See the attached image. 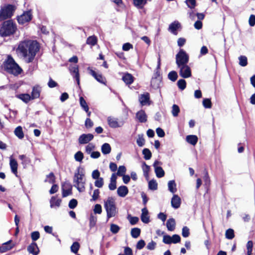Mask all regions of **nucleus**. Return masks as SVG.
Masks as SVG:
<instances>
[{"label": "nucleus", "mask_w": 255, "mask_h": 255, "mask_svg": "<svg viewBox=\"0 0 255 255\" xmlns=\"http://www.w3.org/2000/svg\"><path fill=\"white\" fill-rule=\"evenodd\" d=\"M38 50V43L36 41L31 40L20 41L16 49L17 53L26 59L27 63L33 61Z\"/></svg>", "instance_id": "obj_1"}, {"label": "nucleus", "mask_w": 255, "mask_h": 255, "mask_svg": "<svg viewBox=\"0 0 255 255\" xmlns=\"http://www.w3.org/2000/svg\"><path fill=\"white\" fill-rule=\"evenodd\" d=\"M3 67L5 71L14 76L21 74L22 71V69L10 55L7 56L6 59L3 62Z\"/></svg>", "instance_id": "obj_2"}, {"label": "nucleus", "mask_w": 255, "mask_h": 255, "mask_svg": "<svg viewBox=\"0 0 255 255\" xmlns=\"http://www.w3.org/2000/svg\"><path fill=\"white\" fill-rule=\"evenodd\" d=\"M17 30V26L12 20H7L3 22L0 27V35L7 37L13 34Z\"/></svg>", "instance_id": "obj_3"}, {"label": "nucleus", "mask_w": 255, "mask_h": 255, "mask_svg": "<svg viewBox=\"0 0 255 255\" xmlns=\"http://www.w3.org/2000/svg\"><path fill=\"white\" fill-rule=\"evenodd\" d=\"M83 169L78 167L75 172L73 177L74 186L77 188L79 192H83L85 190V179Z\"/></svg>", "instance_id": "obj_4"}, {"label": "nucleus", "mask_w": 255, "mask_h": 255, "mask_svg": "<svg viewBox=\"0 0 255 255\" xmlns=\"http://www.w3.org/2000/svg\"><path fill=\"white\" fill-rule=\"evenodd\" d=\"M104 207L106 210L107 218L109 219L115 217L118 214L115 200L112 197H109L105 201Z\"/></svg>", "instance_id": "obj_5"}, {"label": "nucleus", "mask_w": 255, "mask_h": 255, "mask_svg": "<svg viewBox=\"0 0 255 255\" xmlns=\"http://www.w3.org/2000/svg\"><path fill=\"white\" fill-rule=\"evenodd\" d=\"M16 7L12 4H7L1 7L0 9V21L10 18L13 15Z\"/></svg>", "instance_id": "obj_6"}, {"label": "nucleus", "mask_w": 255, "mask_h": 255, "mask_svg": "<svg viewBox=\"0 0 255 255\" xmlns=\"http://www.w3.org/2000/svg\"><path fill=\"white\" fill-rule=\"evenodd\" d=\"M189 56L182 49H180L176 55V64L177 66L187 65L189 61Z\"/></svg>", "instance_id": "obj_7"}, {"label": "nucleus", "mask_w": 255, "mask_h": 255, "mask_svg": "<svg viewBox=\"0 0 255 255\" xmlns=\"http://www.w3.org/2000/svg\"><path fill=\"white\" fill-rule=\"evenodd\" d=\"M32 18L31 10L24 11L23 13L17 17L18 22L20 24H23L30 21Z\"/></svg>", "instance_id": "obj_8"}, {"label": "nucleus", "mask_w": 255, "mask_h": 255, "mask_svg": "<svg viewBox=\"0 0 255 255\" xmlns=\"http://www.w3.org/2000/svg\"><path fill=\"white\" fill-rule=\"evenodd\" d=\"M179 69V75L183 78H188L191 76V70L187 64L177 67Z\"/></svg>", "instance_id": "obj_9"}, {"label": "nucleus", "mask_w": 255, "mask_h": 255, "mask_svg": "<svg viewBox=\"0 0 255 255\" xmlns=\"http://www.w3.org/2000/svg\"><path fill=\"white\" fill-rule=\"evenodd\" d=\"M109 126L112 128L121 127L124 125L123 121L119 122L117 118L109 117L107 119Z\"/></svg>", "instance_id": "obj_10"}, {"label": "nucleus", "mask_w": 255, "mask_h": 255, "mask_svg": "<svg viewBox=\"0 0 255 255\" xmlns=\"http://www.w3.org/2000/svg\"><path fill=\"white\" fill-rule=\"evenodd\" d=\"M94 138V135L91 133L88 134H81L79 138L78 142L80 144H84L88 143L89 142L93 140Z\"/></svg>", "instance_id": "obj_11"}, {"label": "nucleus", "mask_w": 255, "mask_h": 255, "mask_svg": "<svg viewBox=\"0 0 255 255\" xmlns=\"http://www.w3.org/2000/svg\"><path fill=\"white\" fill-rule=\"evenodd\" d=\"M69 70L73 77L75 78L78 85L80 84V75L79 73V69L77 65L70 66Z\"/></svg>", "instance_id": "obj_12"}, {"label": "nucleus", "mask_w": 255, "mask_h": 255, "mask_svg": "<svg viewBox=\"0 0 255 255\" xmlns=\"http://www.w3.org/2000/svg\"><path fill=\"white\" fill-rule=\"evenodd\" d=\"M139 102L142 106L150 104V95L146 92L141 94L139 97Z\"/></svg>", "instance_id": "obj_13"}, {"label": "nucleus", "mask_w": 255, "mask_h": 255, "mask_svg": "<svg viewBox=\"0 0 255 255\" xmlns=\"http://www.w3.org/2000/svg\"><path fill=\"white\" fill-rule=\"evenodd\" d=\"M160 164V162L158 161V160H155L153 164V166L154 168L155 173L158 178H161L163 177L165 174L164 171L162 168L160 166H157Z\"/></svg>", "instance_id": "obj_14"}, {"label": "nucleus", "mask_w": 255, "mask_h": 255, "mask_svg": "<svg viewBox=\"0 0 255 255\" xmlns=\"http://www.w3.org/2000/svg\"><path fill=\"white\" fill-rule=\"evenodd\" d=\"M89 69L90 70V74L92 75L97 81L100 83L105 84L106 79L103 77L102 74L96 73L92 69H90V68H89Z\"/></svg>", "instance_id": "obj_15"}, {"label": "nucleus", "mask_w": 255, "mask_h": 255, "mask_svg": "<svg viewBox=\"0 0 255 255\" xmlns=\"http://www.w3.org/2000/svg\"><path fill=\"white\" fill-rule=\"evenodd\" d=\"M136 118L139 122L143 123L147 121V116L144 111L141 110L137 112L136 114Z\"/></svg>", "instance_id": "obj_16"}, {"label": "nucleus", "mask_w": 255, "mask_h": 255, "mask_svg": "<svg viewBox=\"0 0 255 255\" xmlns=\"http://www.w3.org/2000/svg\"><path fill=\"white\" fill-rule=\"evenodd\" d=\"M27 251L33 255H37L39 252L38 246L35 242H32L28 246Z\"/></svg>", "instance_id": "obj_17"}, {"label": "nucleus", "mask_w": 255, "mask_h": 255, "mask_svg": "<svg viewBox=\"0 0 255 255\" xmlns=\"http://www.w3.org/2000/svg\"><path fill=\"white\" fill-rule=\"evenodd\" d=\"M180 23L178 21H174L169 25L168 30L172 34L177 35V30L180 27Z\"/></svg>", "instance_id": "obj_18"}, {"label": "nucleus", "mask_w": 255, "mask_h": 255, "mask_svg": "<svg viewBox=\"0 0 255 255\" xmlns=\"http://www.w3.org/2000/svg\"><path fill=\"white\" fill-rule=\"evenodd\" d=\"M128 193V189L126 186L122 185L118 187L117 194L121 197H126Z\"/></svg>", "instance_id": "obj_19"}, {"label": "nucleus", "mask_w": 255, "mask_h": 255, "mask_svg": "<svg viewBox=\"0 0 255 255\" xmlns=\"http://www.w3.org/2000/svg\"><path fill=\"white\" fill-rule=\"evenodd\" d=\"M171 206L174 209H178L181 204V199L177 195H174L171 201Z\"/></svg>", "instance_id": "obj_20"}, {"label": "nucleus", "mask_w": 255, "mask_h": 255, "mask_svg": "<svg viewBox=\"0 0 255 255\" xmlns=\"http://www.w3.org/2000/svg\"><path fill=\"white\" fill-rule=\"evenodd\" d=\"M11 242V240H9L2 244L1 246L0 247V253H4L11 249L13 247V245L12 244Z\"/></svg>", "instance_id": "obj_21"}, {"label": "nucleus", "mask_w": 255, "mask_h": 255, "mask_svg": "<svg viewBox=\"0 0 255 255\" xmlns=\"http://www.w3.org/2000/svg\"><path fill=\"white\" fill-rule=\"evenodd\" d=\"M142 213L141 215V221L147 224L149 222V217L148 215V211L146 208H144L141 210Z\"/></svg>", "instance_id": "obj_22"}, {"label": "nucleus", "mask_w": 255, "mask_h": 255, "mask_svg": "<svg viewBox=\"0 0 255 255\" xmlns=\"http://www.w3.org/2000/svg\"><path fill=\"white\" fill-rule=\"evenodd\" d=\"M9 165L11 172L16 175L17 173L18 164L16 160L12 157H10Z\"/></svg>", "instance_id": "obj_23"}, {"label": "nucleus", "mask_w": 255, "mask_h": 255, "mask_svg": "<svg viewBox=\"0 0 255 255\" xmlns=\"http://www.w3.org/2000/svg\"><path fill=\"white\" fill-rule=\"evenodd\" d=\"M40 92L41 88L39 86H36L33 87L31 95L32 99L33 100L39 98L40 96Z\"/></svg>", "instance_id": "obj_24"}, {"label": "nucleus", "mask_w": 255, "mask_h": 255, "mask_svg": "<svg viewBox=\"0 0 255 255\" xmlns=\"http://www.w3.org/2000/svg\"><path fill=\"white\" fill-rule=\"evenodd\" d=\"M166 225L168 231H173L175 229L176 225L174 219L172 218L169 219Z\"/></svg>", "instance_id": "obj_25"}, {"label": "nucleus", "mask_w": 255, "mask_h": 255, "mask_svg": "<svg viewBox=\"0 0 255 255\" xmlns=\"http://www.w3.org/2000/svg\"><path fill=\"white\" fill-rule=\"evenodd\" d=\"M123 80L127 85H130L133 82V77L129 73L125 74L122 77Z\"/></svg>", "instance_id": "obj_26"}, {"label": "nucleus", "mask_w": 255, "mask_h": 255, "mask_svg": "<svg viewBox=\"0 0 255 255\" xmlns=\"http://www.w3.org/2000/svg\"><path fill=\"white\" fill-rule=\"evenodd\" d=\"M186 140L189 143L195 145L198 141V137L195 135H188L186 137Z\"/></svg>", "instance_id": "obj_27"}, {"label": "nucleus", "mask_w": 255, "mask_h": 255, "mask_svg": "<svg viewBox=\"0 0 255 255\" xmlns=\"http://www.w3.org/2000/svg\"><path fill=\"white\" fill-rule=\"evenodd\" d=\"M160 83L161 80L159 77H154L151 80V86L153 89H156L159 87Z\"/></svg>", "instance_id": "obj_28"}, {"label": "nucleus", "mask_w": 255, "mask_h": 255, "mask_svg": "<svg viewBox=\"0 0 255 255\" xmlns=\"http://www.w3.org/2000/svg\"><path fill=\"white\" fill-rule=\"evenodd\" d=\"M61 199H57L54 196L52 197L50 201V207L53 208L54 206L59 207L61 204Z\"/></svg>", "instance_id": "obj_29"}, {"label": "nucleus", "mask_w": 255, "mask_h": 255, "mask_svg": "<svg viewBox=\"0 0 255 255\" xmlns=\"http://www.w3.org/2000/svg\"><path fill=\"white\" fill-rule=\"evenodd\" d=\"M67 187V189H65L63 187L62 188V196L63 197H66L71 194H72V185L70 184H66Z\"/></svg>", "instance_id": "obj_30"}, {"label": "nucleus", "mask_w": 255, "mask_h": 255, "mask_svg": "<svg viewBox=\"0 0 255 255\" xmlns=\"http://www.w3.org/2000/svg\"><path fill=\"white\" fill-rule=\"evenodd\" d=\"M101 151L104 154H108L111 151V147L108 143H104L101 146Z\"/></svg>", "instance_id": "obj_31"}, {"label": "nucleus", "mask_w": 255, "mask_h": 255, "mask_svg": "<svg viewBox=\"0 0 255 255\" xmlns=\"http://www.w3.org/2000/svg\"><path fill=\"white\" fill-rule=\"evenodd\" d=\"M146 2L147 0H133L134 5L138 8H142Z\"/></svg>", "instance_id": "obj_32"}, {"label": "nucleus", "mask_w": 255, "mask_h": 255, "mask_svg": "<svg viewBox=\"0 0 255 255\" xmlns=\"http://www.w3.org/2000/svg\"><path fill=\"white\" fill-rule=\"evenodd\" d=\"M14 133L15 135L19 139H22L24 137V133L21 126L16 127L14 129Z\"/></svg>", "instance_id": "obj_33"}, {"label": "nucleus", "mask_w": 255, "mask_h": 255, "mask_svg": "<svg viewBox=\"0 0 255 255\" xmlns=\"http://www.w3.org/2000/svg\"><path fill=\"white\" fill-rule=\"evenodd\" d=\"M176 183L174 180H170L168 183V187L169 191L172 193L176 192Z\"/></svg>", "instance_id": "obj_34"}, {"label": "nucleus", "mask_w": 255, "mask_h": 255, "mask_svg": "<svg viewBox=\"0 0 255 255\" xmlns=\"http://www.w3.org/2000/svg\"><path fill=\"white\" fill-rule=\"evenodd\" d=\"M18 97L25 103H27L29 101L32 100L31 96L28 94H20Z\"/></svg>", "instance_id": "obj_35"}, {"label": "nucleus", "mask_w": 255, "mask_h": 255, "mask_svg": "<svg viewBox=\"0 0 255 255\" xmlns=\"http://www.w3.org/2000/svg\"><path fill=\"white\" fill-rule=\"evenodd\" d=\"M239 65L242 67H245L248 65V59L246 56L241 55L238 58Z\"/></svg>", "instance_id": "obj_36"}, {"label": "nucleus", "mask_w": 255, "mask_h": 255, "mask_svg": "<svg viewBox=\"0 0 255 255\" xmlns=\"http://www.w3.org/2000/svg\"><path fill=\"white\" fill-rule=\"evenodd\" d=\"M79 101L81 107L86 112H88V110L89 109V107L84 98L83 97H80Z\"/></svg>", "instance_id": "obj_37"}, {"label": "nucleus", "mask_w": 255, "mask_h": 255, "mask_svg": "<svg viewBox=\"0 0 255 255\" xmlns=\"http://www.w3.org/2000/svg\"><path fill=\"white\" fill-rule=\"evenodd\" d=\"M178 78V74L175 71H171L168 74V78L172 82H175Z\"/></svg>", "instance_id": "obj_38"}, {"label": "nucleus", "mask_w": 255, "mask_h": 255, "mask_svg": "<svg viewBox=\"0 0 255 255\" xmlns=\"http://www.w3.org/2000/svg\"><path fill=\"white\" fill-rule=\"evenodd\" d=\"M131 236L133 238H137L138 237L140 234V229L138 228H134L131 230Z\"/></svg>", "instance_id": "obj_39"}, {"label": "nucleus", "mask_w": 255, "mask_h": 255, "mask_svg": "<svg viewBox=\"0 0 255 255\" xmlns=\"http://www.w3.org/2000/svg\"><path fill=\"white\" fill-rule=\"evenodd\" d=\"M142 168L144 176L147 178L148 176V172L150 170V166L146 164L145 162H142Z\"/></svg>", "instance_id": "obj_40"}, {"label": "nucleus", "mask_w": 255, "mask_h": 255, "mask_svg": "<svg viewBox=\"0 0 255 255\" xmlns=\"http://www.w3.org/2000/svg\"><path fill=\"white\" fill-rule=\"evenodd\" d=\"M180 111V108L178 105L174 104L172 106L171 113L174 117H176L178 116Z\"/></svg>", "instance_id": "obj_41"}, {"label": "nucleus", "mask_w": 255, "mask_h": 255, "mask_svg": "<svg viewBox=\"0 0 255 255\" xmlns=\"http://www.w3.org/2000/svg\"><path fill=\"white\" fill-rule=\"evenodd\" d=\"M97 42V37L95 36H91L87 38L86 43L87 44L94 46L96 44Z\"/></svg>", "instance_id": "obj_42"}, {"label": "nucleus", "mask_w": 255, "mask_h": 255, "mask_svg": "<svg viewBox=\"0 0 255 255\" xmlns=\"http://www.w3.org/2000/svg\"><path fill=\"white\" fill-rule=\"evenodd\" d=\"M177 85L179 89L181 90H183L186 87V81L183 79H179L177 81Z\"/></svg>", "instance_id": "obj_43"}, {"label": "nucleus", "mask_w": 255, "mask_h": 255, "mask_svg": "<svg viewBox=\"0 0 255 255\" xmlns=\"http://www.w3.org/2000/svg\"><path fill=\"white\" fill-rule=\"evenodd\" d=\"M142 154L144 155V158L145 160L150 159L152 156V153L151 151L148 148H144L142 150Z\"/></svg>", "instance_id": "obj_44"}, {"label": "nucleus", "mask_w": 255, "mask_h": 255, "mask_svg": "<svg viewBox=\"0 0 255 255\" xmlns=\"http://www.w3.org/2000/svg\"><path fill=\"white\" fill-rule=\"evenodd\" d=\"M126 168L124 165H121L119 167L116 175L119 176H123L125 175L126 172Z\"/></svg>", "instance_id": "obj_45"}, {"label": "nucleus", "mask_w": 255, "mask_h": 255, "mask_svg": "<svg viewBox=\"0 0 255 255\" xmlns=\"http://www.w3.org/2000/svg\"><path fill=\"white\" fill-rule=\"evenodd\" d=\"M90 223H89V226L91 229L93 228L95 226L97 221V218L96 216L91 214L90 217Z\"/></svg>", "instance_id": "obj_46"}, {"label": "nucleus", "mask_w": 255, "mask_h": 255, "mask_svg": "<svg viewBox=\"0 0 255 255\" xmlns=\"http://www.w3.org/2000/svg\"><path fill=\"white\" fill-rule=\"evenodd\" d=\"M225 236H226V238L228 239H229V240L233 239L235 237L234 230L232 229H228L226 231Z\"/></svg>", "instance_id": "obj_47"}, {"label": "nucleus", "mask_w": 255, "mask_h": 255, "mask_svg": "<svg viewBox=\"0 0 255 255\" xmlns=\"http://www.w3.org/2000/svg\"><path fill=\"white\" fill-rule=\"evenodd\" d=\"M148 188L151 190H155L157 189V183L156 180L152 179L148 182Z\"/></svg>", "instance_id": "obj_48"}, {"label": "nucleus", "mask_w": 255, "mask_h": 255, "mask_svg": "<svg viewBox=\"0 0 255 255\" xmlns=\"http://www.w3.org/2000/svg\"><path fill=\"white\" fill-rule=\"evenodd\" d=\"M246 247L247 249V255H251L252 254L253 242L252 241H248Z\"/></svg>", "instance_id": "obj_49"}, {"label": "nucleus", "mask_w": 255, "mask_h": 255, "mask_svg": "<svg viewBox=\"0 0 255 255\" xmlns=\"http://www.w3.org/2000/svg\"><path fill=\"white\" fill-rule=\"evenodd\" d=\"M83 158V153L81 151H78L74 155V158L76 161L81 162Z\"/></svg>", "instance_id": "obj_50"}, {"label": "nucleus", "mask_w": 255, "mask_h": 255, "mask_svg": "<svg viewBox=\"0 0 255 255\" xmlns=\"http://www.w3.org/2000/svg\"><path fill=\"white\" fill-rule=\"evenodd\" d=\"M127 218L131 225H135L139 221V218L138 217H132L130 215H128Z\"/></svg>", "instance_id": "obj_51"}, {"label": "nucleus", "mask_w": 255, "mask_h": 255, "mask_svg": "<svg viewBox=\"0 0 255 255\" xmlns=\"http://www.w3.org/2000/svg\"><path fill=\"white\" fill-rule=\"evenodd\" d=\"M202 103L205 108L210 109L212 107V102L210 99H204Z\"/></svg>", "instance_id": "obj_52"}, {"label": "nucleus", "mask_w": 255, "mask_h": 255, "mask_svg": "<svg viewBox=\"0 0 255 255\" xmlns=\"http://www.w3.org/2000/svg\"><path fill=\"white\" fill-rule=\"evenodd\" d=\"M120 230V227L116 224H112L110 226L111 232L114 234L118 233Z\"/></svg>", "instance_id": "obj_53"}, {"label": "nucleus", "mask_w": 255, "mask_h": 255, "mask_svg": "<svg viewBox=\"0 0 255 255\" xmlns=\"http://www.w3.org/2000/svg\"><path fill=\"white\" fill-rule=\"evenodd\" d=\"M19 158L22 161L21 163L23 165H26L30 163V159L26 157L25 155H20L19 156Z\"/></svg>", "instance_id": "obj_54"}, {"label": "nucleus", "mask_w": 255, "mask_h": 255, "mask_svg": "<svg viewBox=\"0 0 255 255\" xmlns=\"http://www.w3.org/2000/svg\"><path fill=\"white\" fill-rule=\"evenodd\" d=\"M80 248V245L78 242H74L71 246V251L72 252L77 254Z\"/></svg>", "instance_id": "obj_55"}, {"label": "nucleus", "mask_w": 255, "mask_h": 255, "mask_svg": "<svg viewBox=\"0 0 255 255\" xmlns=\"http://www.w3.org/2000/svg\"><path fill=\"white\" fill-rule=\"evenodd\" d=\"M171 244H177L180 242L181 241V238L179 236V235L175 234L173 235L171 237Z\"/></svg>", "instance_id": "obj_56"}, {"label": "nucleus", "mask_w": 255, "mask_h": 255, "mask_svg": "<svg viewBox=\"0 0 255 255\" xmlns=\"http://www.w3.org/2000/svg\"><path fill=\"white\" fill-rule=\"evenodd\" d=\"M185 2L188 7L191 9L194 8L196 5V0H186Z\"/></svg>", "instance_id": "obj_57"}, {"label": "nucleus", "mask_w": 255, "mask_h": 255, "mask_svg": "<svg viewBox=\"0 0 255 255\" xmlns=\"http://www.w3.org/2000/svg\"><path fill=\"white\" fill-rule=\"evenodd\" d=\"M104 185V179L101 177L96 179L95 182V186L98 188H102Z\"/></svg>", "instance_id": "obj_58"}, {"label": "nucleus", "mask_w": 255, "mask_h": 255, "mask_svg": "<svg viewBox=\"0 0 255 255\" xmlns=\"http://www.w3.org/2000/svg\"><path fill=\"white\" fill-rule=\"evenodd\" d=\"M190 235L189 229L186 227L184 226L183 227L182 229V235L184 238L188 237Z\"/></svg>", "instance_id": "obj_59"}, {"label": "nucleus", "mask_w": 255, "mask_h": 255, "mask_svg": "<svg viewBox=\"0 0 255 255\" xmlns=\"http://www.w3.org/2000/svg\"><path fill=\"white\" fill-rule=\"evenodd\" d=\"M40 237V234L38 231H34L31 233V238L33 242L37 241Z\"/></svg>", "instance_id": "obj_60"}, {"label": "nucleus", "mask_w": 255, "mask_h": 255, "mask_svg": "<svg viewBox=\"0 0 255 255\" xmlns=\"http://www.w3.org/2000/svg\"><path fill=\"white\" fill-rule=\"evenodd\" d=\"M77 204L78 202L77 200L72 199L69 201L68 206L70 209H73L77 206Z\"/></svg>", "instance_id": "obj_61"}, {"label": "nucleus", "mask_w": 255, "mask_h": 255, "mask_svg": "<svg viewBox=\"0 0 255 255\" xmlns=\"http://www.w3.org/2000/svg\"><path fill=\"white\" fill-rule=\"evenodd\" d=\"M144 142L145 141L143 136L139 135L137 139H136V143L137 145L141 147L144 145Z\"/></svg>", "instance_id": "obj_62"}, {"label": "nucleus", "mask_w": 255, "mask_h": 255, "mask_svg": "<svg viewBox=\"0 0 255 255\" xmlns=\"http://www.w3.org/2000/svg\"><path fill=\"white\" fill-rule=\"evenodd\" d=\"M95 146V145L92 143H89L88 145H87L86 146V152L87 154H91V152H92V150L94 149Z\"/></svg>", "instance_id": "obj_63"}, {"label": "nucleus", "mask_w": 255, "mask_h": 255, "mask_svg": "<svg viewBox=\"0 0 255 255\" xmlns=\"http://www.w3.org/2000/svg\"><path fill=\"white\" fill-rule=\"evenodd\" d=\"M171 236H169V235H165L164 236H163V242L165 244H171Z\"/></svg>", "instance_id": "obj_64"}]
</instances>
